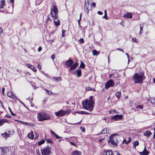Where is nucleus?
<instances>
[{
	"mask_svg": "<svg viewBox=\"0 0 155 155\" xmlns=\"http://www.w3.org/2000/svg\"><path fill=\"white\" fill-rule=\"evenodd\" d=\"M93 96H91L90 97L89 100L86 99L85 100L82 101V104L84 108L88 110L90 112L93 109L94 101H93Z\"/></svg>",
	"mask_w": 155,
	"mask_h": 155,
	"instance_id": "f257e3e1",
	"label": "nucleus"
},
{
	"mask_svg": "<svg viewBox=\"0 0 155 155\" xmlns=\"http://www.w3.org/2000/svg\"><path fill=\"white\" fill-rule=\"evenodd\" d=\"M1 135L4 137L6 138L8 136L9 134H8L7 132H5L4 133L2 134Z\"/></svg>",
	"mask_w": 155,
	"mask_h": 155,
	"instance_id": "473e14b6",
	"label": "nucleus"
},
{
	"mask_svg": "<svg viewBox=\"0 0 155 155\" xmlns=\"http://www.w3.org/2000/svg\"><path fill=\"white\" fill-rule=\"evenodd\" d=\"M123 17L126 18H132V14L131 13L127 12L124 14Z\"/></svg>",
	"mask_w": 155,
	"mask_h": 155,
	"instance_id": "dca6fc26",
	"label": "nucleus"
},
{
	"mask_svg": "<svg viewBox=\"0 0 155 155\" xmlns=\"http://www.w3.org/2000/svg\"><path fill=\"white\" fill-rule=\"evenodd\" d=\"M90 0H85L84 5V10L87 14L91 9V6L90 5Z\"/></svg>",
	"mask_w": 155,
	"mask_h": 155,
	"instance_id": "6e6552de",
	"label": "nucleus"
},
{
	"mask_svg": "<svg viewBox=\"0 0 155 155\" xmlns=\"http://www.w3.org/2000/svg\"><path fill=\"white\" fill-rule=\"evenodd\" d=\"M2 32H3V30H2V29L1 28H0V35H2Z\"/></svg>",
	"mask_w": 155,
	"mask_h": 155,
	"instance_id": "4d7b16f0",
	"label": "nucleus"
},
{
	"mask_svg": "<svg viewBox=\"0 0 155 155\" xmlns=\"http://www.w3.org/2000/svg\"><path fill=\"white\" fill-rule=\"evenodd\" d=\"M73 63L74 61L70 59V58L64 62L65 65L68 67H70Z\"/></svg>",
	"mask_w": 155,
	"mask_h": 155,
	"instance_id": "ddd939ff",
	"label": "nucleus"
},
{
	"mask_svg": "<svg viewBox=\"0 0 155 155\" xmlns=\"http://www.w3.org/2000/svg\"><path fill=\"white\" fill-rule=\"evenodd\" d=\"M114 83L112 79L109 80L105 84V87L108 89L110 87H113Z\"/></svg>",
	"mask_w": 155,
	"mask_h": 155,
	"instance_id": "9d476101",
	"label": "nucleus"
},
{
	"mask_svg": "<svg viewBox=\"0 0 155 155\" xmlns=\"http://www.w3.org/2000/svg\"><path fill=\"white\" fill-rule=\"evenodd\" d=\"M28 137L31 139H33L34 138V134L32 131H31L28 135Z\"/></svg>",
	"mask_w": 155,
	"mask_h": 155,
	"instance_id": "5701e85b",
	"label": "nucleus"
},
{
	"mask_svg": "<svg viewBox=\"0 0 155 155\" xmlns=\"http://www.w3.org/2000/svg\"><path fill=\"white\" fill-rule=\"evenodd\" d=\"M84 114H91L89 113L84 111Z\"/></svg>",
	"mask_w": 155,
	"mask_h": 155,
	"instance_id": "680f3d73",
	"label": "nucleus"
},
{
	"mask_svg": "<svg viewBox=\"0 0 155 155\" xmlns=\"http://www.w3.org/2000/svg\"><path fill=\"white\" fill-rule=\"evenodd\" d=\"M5 88L4 87H3L2 88V94H3V95H4V91H5Z\"/></svg>",
	"mask_w": 155,
	"mask_h": 155,
	"instance_id": "864d4df0",
	"label": "nucleus"
},
{
	"mask_svg": "<svg viewBox=\"0 0 155 155\" xmlns=\"http://www.w3.org/2000/svg\"><path fill=\"white\" fill-rule=\"evenodd\" d=\"M143 25H142V24H140V31H141L142 30L143 28Z\"/></svg>",
	"mask_w": 155,
	"mask_h": 155,
	"instance_id": "c03bdc74",
	"label": "nucleus"
},
{
	"mask_svg": "<svg viewBox=\"0 0 155 155\" xmlns=\"http://www.w3.org/2000/svg\"><path fill=\"white\" fill-rule=\"evenodd\" d=\"M2 125L4 124L5 122L8 123V120L6 119H2Z\"/></svg>",
	"mask_w": 155,
	"mask_h": 155,
	"instance_id": "c9c22d12",
	"label": "nucleus"
},
{
	"mask_svg": "<svg viewBox=\"0 0 155 155\" xmlns=\"http://www.w3.org/2000/svg\"><path fill=\"white\" fill-rule=\"evenodd\" d=\"M116 49H117V50H119V51H122L123 52H124V51L121 48H117Z\"/></svg>",
	"mask_w": 155,
	"mask_h": 155,
	"instance_id": "5fc2aeb1",
	"label": "nucleus"
},
{
	"mask_svg": "<svg viewBox=\"0 0 155 155\" xmlns=\"http://www.w3.org/2000/svg\"><path fill=\"white\" fill-rule=\"evenodd\" d=\"M115 95L117 99H120L121 95V92L120 91L117 92L115 94Z\"/></svg>",
	"mask_w": 155,
	"mask_h": 155,
	"instance_id": "cd10ccee",
	"label": "nucleus"
},
{
	"mask_svg": "<svg viewBox=\"0 0 155 155\" xmlns=\"http://www.w3.org/2000/svg\"><path fill=\"white\" fill-rule=\"evenodd\" d=\"M97 13L98 14L100 15H102L103 14V12H102L100 11H98L97 12Z\"/></svg>",
	"mask_w": 155,
	"mask_h": 155,
	"instance_id": "13d9d810",
	"label": "nucleus"
},
{
	"mask_svg": "<svg viewBox=\"0 0 155 155\" xmlns=\"http://www.w3.org/2000/svg\"><path fill=\"white\" fill-rule=\"evenodd\" d=\"M34 133H35V139H36L38 137V134H37L35 132H34Z\"/></svg>",
	"mask_w": 155,
	"mask_h": 155,
	"instance_id": "79ce46f5",
	"label": "nucleus"
},
{
	"mask_svg": "<svg viewBox=\"0 0 155 155\" xmlns=\"http://www.w3.org/2000/svg\"><path fill=\"white\" fill-rule=\"evenodd\" d=\"M104 15L103 17V18H105L106 19H107V12L106 10H104Z\"/></svg>",
	"mask_w": 155,
	"mask_h": 155,
	"instance_id": "e433bc0d",
	"label": "nucleus"
},
{
	"mask_svg": "<svg viewBox=\"0 0 155 155\" xmlns=\"http://www.w3.org/2000/svg\"><path fill=\"white\" fill-rule=\"evenodd\" d=\"M51 58L52 60H54L55 58L54 54H53L51 56Z\"/></svg>",
	"mask_w": 155,
	"mask_h": 155,
	"instance_id": "bf43d9fd",
	"label": "nucleus"
},
{
	"mask_svg": "<svg viewBox=\"0 0 155 155\" xmlns=\"http://www.w3.org/2000/svg\"><path fill=\"white\" fill-rule=\"evenodd\" d=\"M65 32V31L64 30H62V37H64V33Z\"/></svg>",
	"mask_w": 155,
	"mask_h": 155,
	"instance_id": "09e8293b",
	"label": "nucleus"
},
{
	"mask_svg": "<svg viewBox=\"0 0 155 155\" xmlns=\"http://www.w3.org/2000/svg\"><path fill=\"white\" fill-rule=\"evenodd\" d=\"M80 67L82 68H84L85 67V65L82 61L81 62V64L80 65Z\"/></svg>",
	"mask_w": 155,
	"mask_h": 155,
	"instance_id": "72a5a7b5",
	"label": "nucleus"
},
{
	"mask_svg": "<svg viewBox=\"0 0 155 155\" xmlns=\"http://www.w3.org/2000/svg\"><path fill=\"white\" fill-rule=\"evenodd\" d=\"M120 136L117 134H113L109 137L110 140H108L109 144L111 146H116L118 143L117 137H120Z\"/></svg>",
	"mask_w": 155,
	"mask_h": 155,
	"instance_id": "39448f33",
	"label": "nucleus"
},
{
	"mask_svg": "<svg viewBox=\"0 0 155 155\" xmlns=\"http://www.w3.org/2000/svg\"><path fill=\"white\" fill-rule=\"evenodd\" d=\"M145 78L144 72H143L135 73L133 76V80L135 84H143V81L145 79Z\"/></svg>",
	"mask_w": 155,
	"mask_h": 155,
	"instance_id": "f03ea898",
	"label": "nucleus"
},
{
	"mask_svg": "<svg viewBox=\"0 0 155 155\" xmlns=\"http://www.w3.org/2000/svg\"><path fill=\"white\" fill-rule=\"evenodd\" d=\"M143 108V106L141 105H137L136 107V108H139L140 109H142Z\"/></svg>",
	"mask_w": 155,
	"mask_h": 155,
	"instance_id": "4c0bfd02",
	"label": "nucleus"
},
{
	"mask_svg": "<svg viewBox=\"0 0 155 155\" xmlns=\"http://www.w3.org/2000/svg\"><path fill=\"white\" fill-rule=\"evenodd\" d=\"M47 100H48L47 97L45 98L43 100V104H45V103L47 102Z\"/></svg>",
	"mask_w": 155,
	"mask_h": 155,
	"instance_id": "a18cd8bd",
	"label": "nucleus"
},
{
	"mask_svg": "<svg viewBox=\"0 0 155 155\" xmlns=\"http://www.w3.org/2000/svg\"><path fill=\"white\" fill-rule=\"evenodd\" d=\"M11 148L10 147L2 148L0 147V155H11Z\"/></svg>",
	"mask_w": 155,
	"mask_h": 155,
	"instance_id": "423d86ee",
	"label": "nucleus"
},
{
	"mask_svg": "<svg viewBox=\"0 0 155 155\" xmlns=\"http://www.w3.org/2000/svg\"><path fill=\"white\" fill-rule=\"evenodd\" d=\"M86 91H92V89L91 88V87H88L86 88Z\"/></svg>",
	"mask_w": 155,
	"mask_h": 155,
	"instance_id": "37998d69",
	"label": "nucleus"
},
{
	"mask_svg": "<svg viewBox=\"0 0 155 155\" xmlns=\"http://www.w3.org/2000/svg\"><path fill=\"white\" fill-rule=\"evenodd\" d=\"M106 155H113V152H112L111 150H109L106 152Z\"/></svg>",
	"mask_w": 155,
	"mask_h": 155,
	"instance_id": "c85d7f7f",
	"label": "nucleus"
},
{
	"mask_svg": "<svg viewBox=\"0 0 155 155\" xmlns=\"http://www.w3.org/2000/svg\"><path fill=\"white\" fill-rule=\"evenodd\" d=\"M5 5V0H0V8H3Z\"/></svg>",
	"mask_w": 155,
	"mask_h": 155,
	"instance_id": "412c9836",
	"label": "nucleus"
},
{
	"mask_svg": "<svg viewBox=\"0 0 155 155\" xmlns=\"http://www.w3.org/2000/svg\"><path fill=\"white\" fill-rule=\"evenodd\" d=\"M53 80L55 81H56L58 82L59 81H61L62 80V79L61 77H54L52 78Z\"/></svg>",
	"mask_w": 155,
	"mask_h": 155,
	"instance_id": "a211bd4d",
	"label": "nucleus"
},
{
	"mask_svg": "<svg viewBox=\"0 0 155 155\" xmlns=\"http://www.w3.org/2000/svg\"><path fill=\"white\" fill-rule=\"evenodd\" d=\"M152 134V133L149 130H147L144 133V135L147 137H149Z\"/></svg>",
	"mask_w": 155,
	"mask_h": 155,
	"instance_id": "4be33fe9",
	"label": "nucleus"
},
{
	"mask_svg": "<svg viewBox=\"0 0 155 155\" xmlns=\"http://www.w3.org/2000/svg\"><path fill=\"white\" fill-rule=\"evenodd\" d=\"M132 40L133 41L137 43V39L135 38H132Z\"/></svg>",
	"mask_w": 155,
	"mask_h": 155,
	"instance_id": "49530a36",
	"label": "nucleus"
},
{
	"mask_svg": "<svg viewBox=\"0 0 155 155\" xmlns=\"http://www.w3.org/2000/svg\"><path fill=\"white\" fill-rule=\"evenodd\" d=\"M107 128H105L103 129L101 132V134H105L107 133Z\"/></svg>",
	"mask_w": 155,
	"mask_h": 155,
	"instance_id": "2f4dec72",
	"label": "nucleus"
},
{
	"mask_svg": "<svg viewBox=\"0 0 155 155\" xmlns=\"http://www.w3.org/2000/svg\"><path fill=\"white\" fill-rule=\"evenodd\" d=\"M75 113L81 114H84V111H75Z\"/></svg>",
	"mask_w": 155,
	"mask_h": 155,
	"instance_id": "58836bf2",
	"label": "nucleus"
},
{
	"mask_svg": "<svg viewBox=\"0 0 155 155\" xmlns=\"http://www.w3.org/2000/svg\"><path fill=\"white\" fill-rule=\"evenodd\" d=\"M54 41V40L53 39L51 40H49V43H50L51 44Z\"/></svg>",
	"mask_w": 155,
	"mask_h": 155,
	"instance_id": "0e129e2a",
	"label": "nucleus"
},
{
	"mask_svg": "<svg viewBox=\"0 0 155 155\" xmlns=\"http://www.w3.org/2000/svg\"><path fill=\"white\" fill-rule=\"evenodd\" d=\"M99 54V52L96 50H94L93 51V54L94 55H97Z\"/></svg>",
	"mask_w": 155,
	"mask_h": 155,
	"instance_id": "c756f323",
	"label": "nucleus"
},
{
	"mask_svg": "<svg viewBox=\"0 0 155 155\" xmlns=\"http://www.w3.org/2000/svg\"><path fill=\"white\" fill-rule=\"evenodd\" d=\"M79 42L80 43L82 44L84 42V40L83 38H81L79 40Z\"/></svg>",
	"mask_w": 155,
	"mask_h": 155,
	"instance_id": "ea45409f",
	"label": "nucleus"
},
{
	"mask_svg": "<svg viewBox=\"0 0 155 155\" xmlns=\"http://www.w3.org/2000/svg\"><path fill=\"white\" fill-rule=\"evenodd\" d=\"M37 117L38 120L40 121H42L48 119L47 114L44 112L38 113Z\"/></svg>",
	"mask_w": 155,
	"mask_h": 155,
	"instance_id": "0eeeda50",
	"label": "nucleus"
},
{
	"mask_svg": "<svg viewBox=\"0 0 155 155\" xmlns=\"http://www.w3.org/2000/svg\"><path fill=\"white\" fill-rule=\"evenodd\" d=\"M42 155H48V146L41 150Z\"/></svg>",
	"mask_w": 155,
	"mask_h": 155,
	"instance_id": "f8f14e48",
	"label": "nucleus"
},
{
	"mask_svg": "<svg viewBox=\"0 0 155 155\" xmlns=\"http://www.w3.org/2000/svg\"><path fill=\"white\" fill-rule=\"evenodd\" d=\"M37 67H38V68L39 69H41V67L40 65L39 64H38V65Z\"/></svg>",
	"mask_w": 155,
	"mask_h": 155,
	"instance_id": "774afa93",
	"label": "nucleus"
},
{
	"mask_svg": "<svg viewBox=\"0 0 155 155\" xmlns=\"http://www.w3.org/2000/svg\"><path fill=\"white\" fill-rule=\"evenodd\" d=\"M7 96L12 98L14 99L15 96L11 91L8 92L7 93Z\"/></svg>",
	"mask_w": 155,
	"mask_h": 155,
	"instance_id": "aec40b11",
	"label": "nucleus"
},
{
	"mask_svg": "<svg viewBox=\"0 0 155 155\" xmlns=\"http://www.w3.org/2000/svg\"><path fill=\"white\" fill-rule=\"evenodd\" d=\"M120 136L117 134H113L109 137L110 140H108L109 144L111 146H116L118 143L117 137H120Z\"/></svg>",
	"mask_w": 155,
	"mask_h": 155,
	"instance_id": "20e7f679",
	"label": "nucleus"
},
{
	"mask_svg": "<svg viewBox=\"0 0 155 155\" xmlns=\"http://www.w3.org/2000/svg\"><path fill=\"white\" fill-rule=\"evenodd\" d=\"M149 153V152L147 150L145 146L143 151L139 153L140 155H148Z\"/></svg>",
	"mask_w": 155,
	"mask_h": 155,
	"instance_id": "2eb2a0df",
	"label": "nucleus"
},
{
	"mask_svg": "<svg viewBox=\"0 0 155 155\" xmlns=\"http://www.w3.org/2000/svg\"><path fill=\"white\" fill-rule=\"evenodd\" d=\"M50 132L51 134H53L54 136L55 135V134H56L54 131L51 130H50Z\"/></svg>",
	"mask_w": 155,
	"mask_h": 155,
	"instance_id": "e2e57ef3",
	"label": "nucleus"
},
{
	"mask_svg": "<svg viewBox=\"0 0 155 155\" xmlns=\"http://www.w3.org/2000/svg\"><path fill=\"white\" fill-rule=\"evenodd\" d=\"M76 72L77 74V76L79 77L81 75V69H78L76 71Z\"/></svg>",
	"mask_w": 155,
	"mask_h": 155,
	"instance_id": "b1692460",
	"label": "nucleus"
},
{
	"mask_svg": "<svg viewBox=\"0 0 155 155\" xmlns=\"http://www.w3.org/2000/svg\"><path fill=\"white\" fill-rule=\"evenodd\" d=\"M12 4H13L14 3V0H10Z\"/></svg>",
	"mask_w": 155,
	"mask_h": 155,
	"instance_id": "338daca9",
	"label": "nucleus"
},
{
	"mask_svg": "<svg viewBox=\"0 0 155 155\" xmlns=\"http://www.w3.org/2000/svg\"><path fill=\"white\" fill-rule=\"evenodd\" d=\"M78 63L77 62L73 64L70 67V68L69 69V71H71L72 70L75 69L78 65Z\"/></svg>",
	"mask_w": 155,
	"mask_h": 155,
	"instance_id": "4468645a",
	"label": "nucleus"
},
{
	"mask_svg": "<svg viewBox=\"0 0 155 155\" xmlns=\"http://www.w3.org/2000/svg\"><path fill=\"white\" fill-rule=\"evenodd\" d=\"M139 145V142L138 140H135L133 142V147L136 149V146H138Z\"/></svg>",
	"mask_w": 155,
	"mask_h": 155,
	"instance_id": "393cba45",
	"label": "nucleus"
},
{
	"mask_svg": "<svg viewBox=\"0 0 155 155\" xmlns=\"http://www.w3.org/2000/svg\"><path fill=\"white\" fill-rule=\"evenodd\" d=\"M70 144L74 146H76V144L73 142H70Z\"/></svg>",
	"mask_w": 155,
	"mask_h": 155,
	"instance_id": "3c124183",
	"label": "nucleus"
},
{
	"mask_svg": "<svg viewBox=\"0 0 155 155\" xmlns=\"http://www.w3.org/2000/svg\"><path fill=\"white\" fill-rule=\"evenodd\" d=\"M91 7L92 6L93 8H95L96 7V3L95 2H93L92 3L91 5Z\"/></svg>",
	"mask_w": 155,
	"mask_h": 155,
	"instance_id": "de8ad7c7",
	"label": "nucleus"
},
{
	"mask_svg": "<svg viewBox=\"0 0 155 155\" xmlns=\"http://www.w3.org/2000/svg\"><path fill=\"white\" fill-rule=\"evenodd\" d=\"M70 112V110H59L57 112L55 113L56 116L58 117H61L64 116L66 114H68Z\"/></svg>",
	"mask_w": 155,
	"mask_h": 155,
	"instance_id": "1a4fd4ad",
	"label": "nucleus"
},
{
	"mask_svg": "<svg viewBox=\"0 0 155 155\" xmlns=\"http://www.w3.org/2000/svg\"><path fill=\"white\" fill-rule=\"evenodd\" d=\"M45 142V140L44 139H42L41 140L38 142V145H40L44 143Z\"/></svg>",
	"mask_w": 155,
	"mask_h": 155,
	"instance_id": "7c9ffc66",
	"label": "nucleus"
},
{
	"mask_svg": "<svg viewBox=\"0 0 155 155\" xmlns=\"http://www.w3.org/2000/svg\"><path fill=\"white\" fill-rule=\"evenodd\" d=\"M123 116V115L122 114L119 115L117 114L113 116H112L111 118L112 119L117 121L121 119L122 118Z\"/></svg>",
	"mask_w": 155,
	"mask_h": 155,
	"instance_id": "9b49d317",
	"label": "nucleus"
},
{
	"mask_svg": "<svg viewBox=\"0 0 155 155\" xmlns=\"http://www.w3.org/2000/svg\"><path fill=\"white\" fill-rule=\"evenodd\" d=\"M113 75H114V74H110L109 75V78H111V77L113 76Z\"/></svg>",
	"mask_w": 155,
	"mask_h": 155,
	"instance_id": "69168bd1",
	"label": "nucleus"
},
{
	"mask_svg": "<svg viewBox=\"0 0 155 155\" xmlns=\"http://www.w3.org/2000/svg\"><path fill=\"white\" fill-rule=\"evenodd\" d=\"M41 2H39L38 0H36V4L37 5H39L41 3Z\"/></svg>",
	"mask_w": 155,
	"mask_h": 155,
	"instance_id": "8fccbe9b",
	"label": "nucleus"
},
{
	"mask_svg": "<svg viewBox=\"0 0 155 155\" xmlns=\"http://www.w3.org/2000/svg\"><path fill=\"white\" fill-rule=\"evenodd\" d=\"M148 102L151 103L152 104H155V98H152L148 100Z\"/></svg>",
	"mask_w": 155,
	"mask_h": 155,
	"instance_id": "a878e982",
	"label": "nucleus"
},
{
	"mask_svg": "<svg viewBox=\"0 0 155 155\" xmlns=\"http://www.w3.org/2000/svg\"><path fill=\"white\" fill-rule=\"evenodd\" d=\"M131 140V139L130 137H129V139L127 140V141L126 142V144H128L129 143H130Z\"/></svg>",
	"mask_w": 155,
	"mask_h": 155,
	"instance_id": "a19ab883",
	"label": "nucleus"
},
{
	"mask_svg": "<svg viewBox=\"0 0 155 155\" xmlns=\"http://www.w3.org/2000/svg\"><path fill=\"white\" fill-rule=\"evenodd\" d=\"M58 12V8L55 5H53V7L51 9L50 15L54 19V23L56 26H58L60 25V21L57 18Z\"/></svg>",
	"mask_w": 155,
	"mask_h": 155,
	"instance_id": "7ed1b4c3",
	"label": "nucleus"
},
{
	"mask_svg": "<svg viewBox=\"0 0 155 155\" xmlns=\"http://www.w3.org/2000/svg\"><path fill=\"white\" fill-rule=\"evenodd\" d=\"M81 151L75 150L71 153V155H81Z\"/></svg>",
	"mask_w": 155,
	"mask_h": 155,
	"instance_id": "6ab92c4d",
	"label": "nucleus"
},
{
	"mask_svg": "<svg viewBox=\"0 0 155 155\" xmlns=\"http://www.w3.org/2000/svg\"><path fill=\"white\" fill-rule=\"evenodd\" d=\"M17 121L21 123H22L23 124L28 125V126H32V124L31 123H28L26 122H23L21 121H20L19 120H17Z\"/></svg>",
	"mask_w": 155,
	"mask_h": 155,
	"instance_id": "bb28decb",
	"label": "nucleus"
},
{
	"mask_svg": "<svg viewBox=\"0 0 155 155\" xmlns=\"http://www.w3.org/2000/svg\"><path fill=\"white\" fill-rule=\"evenodd\" d=\"M54 136L57 139H59V138H61V137H59V136H58V135H57L56 134H55V135Z\"/></svg>",
	"mask_w": 155,
	"mask_h": 155,
	"instance_id": "603ef678",
	"label": "nucleus"
},
{
	"mask_svg": "<svg viewBox=\"0 0 155 155\" xmlns=\"http://www.w3.org/2000/svg\"><path fill=\"white\" fill-rule=\"evenodd\" d=\"M49 95H55V94L52 93L51 91H49Z\"/></svg>",
	"mask_w": 155,
	"mask_h": 155,
	"instance_id": "6e6d98bb",
	"label": "nucleus"
},
{
	"mask_svg": "<svg viewBox=\"0 0 155 155\" xmlns=\"http://www.w3.org/2000/svg\"><path fill=\"white\" fill-rule=\"evenodd\" d=\"M42 50V48L41 47H39L38 49V51L39 52L40 51Z\"/></svg>",
	"mask_w": 155,
	"mask_h": 155,
	"instance_id": "052dcab7",
	"label": "nucleus"
},
{
	"mask_svg": "<svg viewBox=\"0 0 155 155\" xmlns=\"http://www.w3.org/2000/svg\"><path fill=\"white\" fill-rule=\"evenodd\" d=\"M26 65L28 68L31 69L34 72H36V69L33 65L28 64H26Z\"/></svg>",
	"mask_w": 155,
	"mask_h": 155,
	"instance_id": "f3484780",
	"label": "nucleus"
},
{
	"mask_svg": "<svg viewBox=\"0 0 155 155\" xmlns=\"http://www.w3.org/2000/svg\"><path fill=\"white\" fill-rule=\"evenodd\" d=\"M8 109L10 112L11 113V115L13 116H16V114L14 113H13V112L12 111L11 108L10 107H8Z\"/></svg>",
	"mask_w": 155,
	"mask_h": 155,
	"instance_id": "f704fd0d",
	"label": "nucleus"
}]
</instances>
